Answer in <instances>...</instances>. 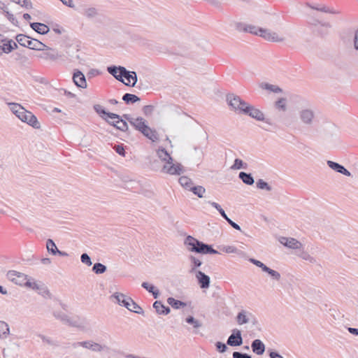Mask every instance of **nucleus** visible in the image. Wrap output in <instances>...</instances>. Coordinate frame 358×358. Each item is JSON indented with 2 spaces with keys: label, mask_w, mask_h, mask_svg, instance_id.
<instances>
[{
  "label": "nucleus",
  "mask_w": 358,
  "mask_h": 358,
  "mask_svg": "<svg viewBox=\"0 0 358 358\" xmlns=\"http://www.w3.org/2000/svg\"><path fill=\"white\" fill-rule=\"evenodd\" d=\"M157 157L162 161L166 162L163 166L162 171L164 173L170 175H180L182 173V166L180 164H173V158L164 148H159L157 150Z\"/></svg>",
  "instance_id": "1"
},
{
  "label": "nucleus",
  "mask_w": 358,
  "mask_h": 358,
  "mask_svg": "<svg viewBox=\"0 0 358 358\" xmlns=\"http://www.w3.org/2000/svg\"><path fill=\"white\" fill-rule=\"evenodd\" d=\"M110 298H114L116 303L121 306L125 307L129 311L143 315L144 310L131 297L120 292L114 293Z\"/></svg>",
  "instance_id": "2"
},
{
  "label": "nucleus",
  "mask_w": 358,
  "mask_h": 358,
  "mask_svg": "<svg viewBox=\"0 0 358 358\" xmlns=\"http://www.w3.org/2000/svg\"><path fill=\"white\" fill-rule=\"evenodd\" d=\"M16 40L20 45L29 48L32 50H43L48 48V47L40 41L31 38L30 37L24 34L17 35Z\"/></svg>",
  "instance_id": "3"
},
{
  "label": "nucleus",
  "mask_w": 358,
  "mask_h": 358,
  "mask_svg": "<svg viewBox=\"0 0 358 358\" xmlns=\"http://www.w3.org/2000/svg\"><path fill=\"white\" fill-rule=\"evenodd\" d=\"M227 101L231 108L239 113H243V109L248 106V103L241 99L240 96L234 94H229L227 96Z\"/></svg>",
  "instance_id": "4"
},
{
  "label": "nucleus",
  "mask_w": 358,
  "mask_h": 358,
  "mask_svg": "<svg viewBox=\"0 0 358 358\" xmlns=\"http://www.w3.org/2000/svg\"><path fill=\"white\" fill-rule=\"evenodd\" d=\"M122 82L127 86H135L138 81L136 73L135 71H129L126 68L120 69V74L118 75Z\"/></svg>",
  "instance_id": "5"
},
{
  "label": "nucleus",
  "mask_w": 358,
  "mask_h": 358,
  "mask_svg": "<svg viewBox=\"0 0 358 358\" xmlns=\"http://www.w3.org/2000/svg\"><path fill=\"white\" fill-rule=\"evenodd\" d=\"M21 114H19L17 117L22 122H27L34 128L38 129L40 127V123L38 121L36 117L33 115L31 112L24 109L22 110Z\"/></svg>",
  "instance_id": "6"
},
{
  "label": "nucleus",
  "mask_w": 358,
  "mask_h": 358,
  "mask_svg": "<svg viewBox=\"0 0 358 358\" xmlns=\"http://www.w3.org/2000/svg\"><path fill=\"white\" fill-rule=\"evenodd\" d=\"M7 278L16 285L24 286L28 278L27 275L15 271H9L7 273Z\"/></svg>",
  "instance_id": "7"
},
{
  "label": "nucleus",
  "mask_w": 358,
  "mask_h": 358,
  "mask_svg": "<svg viewBox=\"0 0 358 358\" xmlns=\"http://www.w3.org/2000/svg\"><path fill=\"white\" fill-rule=\"evenodd\" d=\"M83 348L90 350L94 352H101L105 350H108L110 348L106 345H103L96 343L92 340L85 341L83 343Z\"/></svg>",
  "instance_id": "8"
},
{
  "label": "nucleus",
  "mask_w": 358,
  "mask_h": 358,
  "mask_svg": "<svg viewBox=\"0 0 358 358\" xmlns=\"http://www.w3.org/2000/svg\"><path fill=\"white\" fill-rule=\"evenodd\" d=\"M261 34L259 36L264 38L265 40L271 42H282L285 38L280 36L278 33L273 31L270 29H263L260 30Z\"/></svg>",
  "instance_id": "9"
},
{
  "label": "nucleus",
  "mask_w": 358,
  "mask_h": 358,
  "mask_svg": "<svg viewBox=\"0 0 358 358\" xmlns=\"http://www.w3.org/2000/svg\"><path fill=\"white\" fill-rule=\"evenodd\" d=\"M72 80L75 85L78 88L86 89L87 87L86 77L81 71L75 69L73 73Z\"/></svg>",
  "instance_id": "10"
},
{
  "label": "nucleus",
  "mask_w": 358,
  "mask_h": 358,
  "mask_svg": "<svg viewBox=\"0 0 358 358\" xmlns=\"http://www.w3.org/2000/svg\"><path fill=\"white\" fill-rule=\"evenodd\" d=\"M236 321L238 324L242 325L251 322L254 325L258 323L257 319L252 315V313L245 310L239 312L236 316Z\"/></svg>",
  "instance_id": "11"
},
{
  "label": "nucleus",
  "mask_w": 358,
  "mask_h": 358,
  "mask_svg": "<svg viewBox=\"0 0 358 358\" xmlns=\"http://www.w3.org/2000/svg\"><path fill=\"white\" fill-rule=\"evenodd\" d=\"M299 119L301 122L308 126H311L315 118V113L311 109H303L299 113Z\"/></svg>",
  "instance_id": "12"
},
{
  "label": "nucleus",
  "mask_w": 358,
  "mask_h": 358,
  "mask_svg": "<svg viewBox=\"0 0 358 358\" xmlns=\"http://www.w3.org/2000/svg\"><path fill=\"white\" fill-rule=\"evenodd\" d=\"M236 29L239 31L249 32L257 36H259V34H261L260 30H262V28L252 24H246L242 22L236 23Z\"/></svg>",
  "instance_id": "13"
},
{
  "label": "nucleus",
  "mask_w": 358,
  "mask_h": 358,
  "mask_svg": "<svg viewBox=\"0 0 358 358\" xmlns=\"http://www.w3.org/2000/svg\"><path fill=\"white\" fill-rule=\"evenodd\" d=\"M227 344L230 346H240L243 344V338L239 329H233L232 334L227 339Z\"/></svg>",
  "instance_id": "14"
},
{
  "label": "nucleus",
  "mask_w": 358,
  "mask_h": 358,
  "mask_svg": "<svg viewBox=\"0 0 358 358\" xmlns=\"http://www.w3.org/2000/svg\"><path fill=\"white\" fill-rule=\"evenodd\" d=\"M243 114L248 115L259 121L264 120V113L260 110L255 108L250 104H248L245 108L243 109Z\"/></svg>",
  "instance_id": "15"
},
{
  "label": "nucleus",
  "mask_w": 358,
  "mask_h": 358,
  "mask_svg": "<svg viewBox=\"0 0 358 358\" xmlns=\"http://www.w3.org/2000/svg\"><path fill=\"white\" fill-rule=\"evenodd\" d=\"M279 242L291 249H301L302 248V243L294 238H287L282 236L279 238Z\"/></svg>",
  "instance_id": "16"
},
{
  "label": "nucleus",
  "mask_w": 358,
  "mask_h": 358,
  "mask_svg": "<svg viewBox=\"0 0 358 358\" xmlns=\"http://www.w3.org/2000/svg\"><path fill=\"white\" fill-rule=\"evenodd\" d=\"M203 242L197 240L192 236H187L184 241L185 245L187 247L188 250L191 252H196V249L201 247Z\"/></svg>",
  "instance_id": "17"
},
{
  "label": "nucleus",
  "mask_w": 358,
  "mask_h": 358,
  "mask_svg": "<svg viewBox=\"0 0 358 358\" xmlns=\"http://www.w3.org/2000/svg\"><path fill=\"white\" fill-rule=\"evenodd\" d=\"M196 278L199 282V284L202 289H207L210 286V277L206 275L201 271L196 272Z\"/></svg>",
  "instance_id": "18"
},
{
  "label": "nucleus",
  "mask_w": 358,
  "mask_h": 358,
  "mask_svg": "<svg viewBox=\"0 0 358 358\" xmlns=\"http://www.w3.org/2000/svg\"><path fill=\"white\" fill-rule=\"evenodd\" d=\"M69 326L76 327L80 331H85L86 326L85 320L79 317H69Z\"/></svg>",
  "instance_id": "19"
},
{
  "label": "nucleus",
  "mask_w": 358,
  "mask_h": 358,
  "mask_svg": "<svg viewBox=\"0 0 358 358\" xmlns=\"http://www.w3.org/2000/svg\"><path fill=\"white\" fill-rule=\"evenodd\" d=\"M251 348L252 352L257 355H262L265 351V345L259 339H255L252 342Z\"/></svg>",
  "instance_id": "20"
},
{
  "label": "nucleus",
  "mask_w": 358,
  "mask_h": 358,
  "mask_svg": "<svg viewBox=\"0 0 358 358\" xmlns=\"http://www.w3.org/2000/svg\"><path fill=\"white\" fill-rule=\"evenodd\" d=\"M46 248L48 252L53 255H55L57 254H59L61 256L67 255L66 252L58 250L55 242L52 239H48L46 242Z\"/></svg>",
  "instance_id": "21"
},
{
  "label": "nucleus",
  "mask_w": 358,
  "mask_h": 358,
  "mask_svg": "<svg viewBox=\"0 0 358 358\" xmlns=\"http://www.w3.org/2000/svg\"><path fill=\"white\" fill-rule=\"evenodd\" d=\"M30 27L38 34L43 35L48 34L50 31L48 26L40 22H31Z\"/></svg>",
  "instance_id": "22"
},
{
  "label": "nucleus",
  "mask_w": 358,
  "mask_h": 358,
  "mask_svg": "<svg viewBox=\"0 0 358 358\" xmlns=\"http://www.w3.org/2000/svg\"><path fill=\"white\" fill-rule=\"evenodd\" d=\"M80 45L77 43H71L69 45V56L72 60H80Z\"/></svg>",
  "instance_id": "23"
},
{
  "label": "nucleus",
  "mask_w": 358,
  "mask_h": 358,
  "mask_svg": "<svg viewBox=\"0 0 358 358\" xmlns=\"http://www.w3.org/2000/svg\"><path fill=\"white\" fill-rule=\"evenodd\" d=\"M130 124L138 131L141 132L148 127L146 121L141 117L134 118L133 122L130 121Z\"/></svg>",
  "instance_id": "24"
},
{
  "label": "nucleus",
  "mask_w": 358,
  "mask_h": 358,
  "mask_svg": "<svg viewBox=\"0 0 358 358\" xmlns=\"http://www.w3.org/2000/svg\"><path fill=\"white\" fill-rule=\"evenodd\" d=\"M153 308L156 312L159 315H166L171 312V309L169 306H165L161 301H156L153 303Z\"/></svg>",
  "instance_id": "25"
},
{
  "label": "nucleus",
  "mask_w": 358,
  "mask_h": 358,
  "mask_svg": "<svg viewBox=\"0 0 358 358\" xmlns=\"http://www.w3.org/2000/svg\"><path fill=\"white\" fill-rule=\"evenodd\" d=\"M141 133H142L145 137L151 140L152 142H156L159 140V135L157 131L151 129L148 126Z\"/></svg>",
  "instance_id": "26"
},
{
  "label": "nucleus",
  "mask_w": 358,
  "mask_h": 358,
  "mask_svg": "<svg viewBox=\"0 0 358 358\" xmlns=\"http://www.w3.org/2000/svg\"><path fill=\"white\" fill-rule=\"evenodd\" d=\"M196 252L203 255L218 254L219 252L214 250L210 245L202 243L201 247L196 249Z\"/></svg>",
  "instance_id": "27"
},
{
  "label": "nucleus",
  "mask_w": 358,
  "mask_h": 358,
  "mask_svg": "<svg viewBox=\"0 0 358 358\" xmlns=\"http://www.w3.org/2000/svg\"><path fill=\"white\" fill-rule=\"evenodd\" d=\"M94 108L95 111L98 114H99L103 118H104V117L102 116V115H105L108 117L110 118L111 120L119 119V115H117V114H115L113 113L106 112V110L104 109V108L103 106H101V105H95L94 106Z\"/></svg>",
  "instance_id": "28"
},
{
  "label": "nucleus",
  "mask_w": 358,
  "mask_h": 358,
  "mask_svg": "<svg viewBox=\"0 0 358 358\" xmlns=\"http://www.w3.org/2000/svg\"><path fill=\"white\" fill-rule=\"evenodd\" d=\"M10 334V328L8 323L0 320V339H6Z\"/></svg>",
  "instance_id": "29"
},
{
  "label": "nucleus",
  "mask_w": 358,
  "mask_h": 358,
  "mask_svg": "<svg viewBox=\"0 0 358 358\" xmlns=\"http://www.w3.org/2000/svg\"><path fill=\"white\" fill-rule=\"evenodd\" d=\"M238 178L243 181V183L248 185H252L255 182L254 178L250 173L241 171L238 174Z\"/></svg>",
  "instance_id": "30"
},
{
  "label": "nucleus",
  "mask_w": 358,
  "mask_h": 358,
  "mask_svg": "<svg viewBox=\"0 0 358 358\" xmlns=\"http://www.w3.org/2000/svg\"><path fill=\"white\" fill-rule=\"evenodd\" d=\"M141 286L148 292L151 293L155 299H157L159 296V289H156L153 285L149 284L147 282H143Z\"/></svg>",
  "instance_id": "31"
},
{
  "label": "nucleus",
  "mask_w": 358,
  "mask_h": 358,
  "mask_svg": "<svg viewBox=\"0 0 358 358\" xmlns=\"http://www.w3.org/2000/svg\"><path fill=\"white\" fill-rule=\"evenodd\" d=\"M83 341L73 342L71 344V355L78 357L81 355Z\"/></svg>",
  "instance_id": "32"
},
{
  "label": "nucleus",
  "mask_w": 358,
  "mask_h": 358,
  "mask_svg": "<svg viewBox=\"0 0 358 358\" xmlns=\"http://www.w3.org/2000/svg\"><path fill=\"white\" fill-rule=\"evenodd\" d=\"M259 87L262 89L268 90L270 92H273L274 93H280L282 92V90L277 85H271L267 83H262L259 84Z\"/></svg>",
  "instance_id": "33"
},
{
  "label": "nucleus",
  "mask_w": 358,
  "mask_h": 358,
  "mask_svg": "<svg viewBox=\"0 0 358 358\" xmlns=\"http://www.w3.org/2000/svg\"><path fill=\"white\" fill-rule=\"evenodd\" d=\"M167 303L169 305H170L172 308L175 309H179L180 308H184L187 305L185 302L181 301L180 300L175 299L173 297H169L167 299Z\"/></svg>",
  "instance_id": "34"
},
{
  "label": "nucleus",
  "mask_w": 358,
  "mask_h": 358,
  "mask_svg": "<svg viewBox=\"0 0 358 358\" xmlns=\"http://www.w3.org/2000/svg\"><path fill=\"white\" fill-rule=\"evenodd\" d=\"M1 50L5 53L10 52L15 48H17V45L15 42L12 40L8 41L3 43L2 46H1Z\"/></svg>",
  "instance_id": "35"
},
{
  "label": "nucleus",
  "mask_w": 358,
  "mask_h": 358,
  "mask_svg": "<svg viewBox=\"0 0 358 358\" xmlns=\"http://www.w3.org/2000/svg\"><path fill=\"white\" fill-rule=\"evenodd\" d=\"M179 183L185 189L190 191V188L193 187L192 180L187 176H181L179 178Z\"/></svg>",
  "instance_id": "36"
},
{
  "label": "nucleus",
  "mask_w": 358,
  "mask_h": 358,
  "mask_svg": "<svg viewBox=\"0 0 358 358\" xmlns=\"http://www.w3.org/2000/svg\"><path fill=\"white\" fill-rule=\"evenodd\" d=\"M122 100L127 103H134L140 101V98L135 94L126 93L123 95Z\"/></svg>",
  "instance_id": "37"
},
{
  "label": "nucleus",
  "mask_w": 358,
  "mask_h": 358,
  "mask_svg": "<svg viewBox=\"0 0 358 358\" xmlns=\"http://www.w3.org/2000/svg\"><path fill=\"white\" fill-rule=\"evenodd\" d=\"M124 68L123 66H108L107 69L108 72L113 76L117 80L120 81L121 79L118 76L119 74H120V69Z\"/></svg>",
  "instance_id": "38"
},
{
  "label": "nucleus",
  "mask_w": 358,
  "mask_h": 358,
  "mask_svg": "<svg viewBox=\"0 0 358 358\" xmlns=\"http://www.w3.org/2000/svg\"><path fill=\"white\" fill-rule=\"evenodd\" d=\"M190 191L198 197L203 198L206 189L203 186L198 185L190 188Z\"/></svg>",
  "instance_id": "39"
},
{
  "label": "nucleus",
  "mask_w": 358,
  "mask_h": 358,
  "mask_svg": "<svg viewBox=\"0 0 358 358\" xmlns=\"http://www.w3.org/2000/svg\"><path fill=\"white\" fill-rule=\"evenodd\" d=\"M114 127L122 131H126L128 130L127 122L125 120L120 119V116L119 119H117L116 124H114Z\"/></svg>",
  "instance_id": "40"
},
{
  "label": "nucleus",
  "mask_w": 358,
  "mask_h": 358,
  "mask_svg": "<svg viewBox=\"0 0 358 358\" xmlns=\"http://www.w3.org/2000/svg\"><path fill=\"white\" fill-rule=\"evenodd\" d=\"M107 270V267L101 263H95L92 267V271L96 274H102Z\"/></svg>",
  "instance_id": "41"
},
{
  "label": "nucleus",
  "mask_w": 358,
  "mask_h": 358,
  "mask_svg": "<svg viewBox=\"0 0 358 358\" xmlns=\"http://www.w3.org/2000/svg\"><path fill=\"white\" fill-rule=\"evenodd\" d=\"M10 110L17 117L21 114L22 110L24 108L20 104L16 103H8Z\"/></svg>",
  "instance_id": "42"
},
{
  "label": "nucleus",
  "mask_w": 358,
  "mask_h": 358,
  "mask_svg": "<svg viewBox=\"0 0 358 358\" xmlns=\"http://www.w3.org/2000/svg\"><path fill=\"white\" fill-rule=\"evenodd\" d=\"M257 187L260 189H265L268 192L272 190V187L263 179H259L256 182Z\"/></svg>",
  "instance_id": "43"
},
{
  "label": "nucleus",
  "mask_w": 358,
  "mask_h": 358,
  "mask_svg": "<svg viewBox=\"0 0 358 358\" xmlns=\"http://www.w3.org/2000/svg\"><path fill=\"white\" fill-rule=\"evenodd\" d=\"M248 167V164L245 162H243L240 159H236L234 160V164L231 166V169L234 170H238V169H246Z\"/></svg>",
  "instance_id": "44"
},
{
  "label": "nucleus",
  "mask_w": 358,
  "mask_h": 358,
  "mask_svg": "<svg viewBox=\"0 0 358 358\" xmlns=\"http://www.w3.org/2000/svg\"><path fill=\"white\" fill-rule=\"evenodd\" d=\"M263 271L270 275L273 280H279L281 278L280 273L268 268L267 266L264 268Z\"/></svg>",
  "instance_id": "45"
},
{
  "label": "nucleus",
  "mask_w": 358,
  "mask_h": 358,
  "mask_svg": "<svg viewBox=\"0 0 358 358\" xmlns=\"http://www.w3.org/2000/svg\"><path fill=\"white\" fill-rule=\"evenodd\" d=\"M298 256L306 261H308L310 263H316V259L314 257H313L310 255H309L308 252L304 250H301L300 253L298 254Z\"/></svg>",
  "instance_id": "46"
},
{
  "label": "nucleus",
  "mask_w": 358,
  "mask_h": 358,
  "mask_svg": "<svg viewBox=\"0 0 358 358\" xmlns=\"http://www.w3.org/2000/svg\"><path fill=\"white\" fill-rule=\"evenodd\" d=\"M185 321L188 324H192L194 329H199L202 326L201 322L195 319L193 316H188L186 317Z\"/></svg>",
  "instance_id": "47"
},
{
  "label": "nucleus",
  "mask_w": 358,
  "mask_h": 358,
  "mask_svg": "<svg viewBox=\"0 0 358 358\" xmlns=\"http://www.w3.org/2000/svg\"><path fill=\"white\" fill-rule=\"evenodd\" d=\"M327 164L329 168H331L332 170H334L338 173L341 172V171L342 170V168L343 166L337 162L330 161V160L327 161Z\"/></svg>",
  "instance_id": "48"
},
{
  "label": "nucleus",
  "mask_w": 358,
  "mask_h": 358,
  "mask_svg": "<svg viewBox=\"0 0 358 358\" xmlns=\"http://www.w3.org/2000/svg\"><path fill=\"white\" fill-rule=\"evenodd\" d=\"M275 107L282 111L287 110L286 99L285 98H280L275 102Z\"/></svg>",
  "instance_id": "49"
},
{
  "label": "nucleus",
  "mask_w": 358,
  "mask_h": 358,
  "mask_svg": "<svg viewBox=\"0 0 358 358\" xmlns=\"http://www.w3.org/2000/svg\"><path fill=\"white\" fill-rule=\"evenodd\" d=\"M81 262L90 266L92 264L90 257L87 253H83L80 256Z\"/></svg>",
  "instance_id": "50"
},
{
  "label": "nucleus",
  "mask_w": 358,
  "mask_h": 358,
  "mask_svg": "<svg viewBox=\"0 0 358 358\" xmlns=\"http://www.w3.org/2000/svg\"><path fill=\"white\" fill-rule=\"evenodd\" d=\"M7 19L15 26H18V21L17 20L15 17L14 15L10 13L9 11H6V13H5Z\"/></svg>",
  "instance_id": "51"
},
{
  "label": "nucleus",
  "mask_w": 358,
  "mask_h": 358,
  "mask_svg": "<svg viewBox=\"0 0 358 358\" xmlns=\"http://www.w3.org/2000/svg\"><path fill=\"white\" fill-rule=\"evenodd\" d=\"M54 316L55 317V318L61 320L64 324L67 322L66 315H65L64 313L55 311L54 313Z\"/></svg>",
  "instance_id": "52"
},
{
  "label": "nucleus",
  "mask_w": 358,
  "mask_h": 358,
  "mask_svg": "<svg viewBox=\"0 0 358 358\" xmlns=\"http://www.w3.org/2000/svg\"><path fill=\"white\" fill-rule=\"evenodd\" d=\"M189 259H190L192 263L194 264L193 267L192 268V271H194V270L196 267H199L202 263L199 259L196 258L194 256H190Z\"/></svg>",
  "instance_id": "53"
},
{
  "label": "nucleus",
  "mask_w": 358,
  "mask_h": 358,
  "mask_svg": "<svg viewBox=\"0 0 358 358\" xmlns=\"http://www.w3.org/2000/svg\"><path fill=\"white\" fill-rule=\"evenodd\" d=\"M312 24L316 26L317 24H320L321 28L327 29L331 27V25L329 22H320L317 20H313V22H310Z\"/></svg>",
  "instance_id": "54"
},
{
  "label": "nucleus",
  "mask_w": 358,
  "mask_h": 358,
  "mask_svg": "<svg viewBox=\"0 0 358 358\" xmlns=\"http://www.w3.org/2000/svg\"><path fill=\"white\" fill-rule=\"evenodd\" d=\"M97 12L94 8H90L85 10V15L90 18L94 17L96 15Z\"/></svg>",
  "instance_id": "55"
},
{
  "label": "nucleus",
  "mask_w": 358,
  "mask_h": 358,
  "mask_svg": "<svg viewBox=\"0 0 358 358\" xmlns=\"http://www.w3.org/2000/svg\"><path fill=\"white\" fill-rule=\"evenodd\" d=\"M215 345L217 350L221 353L226 352L227 350L228 349L227 345L222 342H217Z\"/></svg>",
  "instance_id": "56"
},
{
  "label": "nucleus",
  "mask_w": 358,
  "mask_h": 358,
  "mask_svg": "<svg viewBox=\"0 0 358 358\" xmlns=\"http://www.w3.org/2000/svg\"><path fill=\"white\" fill-rule=\"evenodd\" d=\"M222 250L227 253H237L238 250L232 245L224 246Z\"/></svg>",
  "instance_id": "57"
},
{
  "label": "nucleus",
  "mask_w": 358,
  "mask_h": 358,
  "mask_svg": "<svg viewBox=\"0 0 358 358\" xmlns=\"http://www.w3.org/2000/svg\"><path fill=\"white\" fill-rule=\"evenodd\" d=\"M250 262L252 263L255 266L259 267L262 268V271H264V268L266 266L264 264H263L262 262L255 259L254 258H250L249 259Z\"/></svg>",
  "instance_id": "58"
},
{
  "label": "nucleus",
  "mask_w": 358,
  "mask_h": 358,
  "mask_svg": "<svg viewBox=\"0 0 358 358\" xmlns=\"http://www.w3.org/2000/svg\"><path fill=\"white\" fill-rule=\"evenodd\" d=\"M38 284L39 283H38L36 281H34V280L31 281L29 279H28L24 286L28 287H29V288H31V289L34 290V289H38Z\"/></svg>",
  "instance_id": "59"
},
{
  "label": "nucleus",
  "mask_w": 358,
  "mask_h": 358,
  "mask_svg": "<svg viewBox=\"0 0 358 358\" xmlns=\"http://www.w3.org/2000/svg\"><path fill=\"white\" fill-rule=\"evenodd\" d=\"M232 357L233 358H252L250 355L240 352H234Z\"/></svg>",
  "instance_id": "60"
},
{
  "label": "nucleus",
  "mask_w": 358,
  "mask_h": 358,
  "mask_svg": "<svg viewBox=\"0 0 358 358\" xmlns=\"http://www.w3.org/2000/svg\"><path fill=\"white\" fill-rule=\"evenodd\" d=\"M36 290L38 291V293L42 295L48 294V292H49L48 290L47 289V288L43 284H41V283H39L38 285V289Z\"/></svg>",
  "instance_id": "61"
},
{
  "label": "nucleus",
  "mask_w": 358,
  "mask_h": 358,
  "mask_svg": "<svg viewBox=\"0 0 358 358\" xmlns=\"http://www.w3.org/2000/svg\"><path fill=\"white\" fill-rule=\"evenodd\" d=\"M153 108L154 107L151 105H147V106H145L143 108V113L145 115H150L152 114V111H153Z\"/></svg>",
  "instance_id": "62"
},
{
  "label": "nucleus",
  "mask_w": 358,
  "mask_h": 358,
  "mask_svg": "<svg viewBox=\"0 0 358 358\" xmlns=\"http://www.w3.org/2000/svg\"><path fill=\"white\" fill-rule=\"evenodd\" d=\"M22 7L25 8L26 9H30L32 8V3L30 0H22L21 4H20Z\"/></svg>",
  "instance_id": "63"
},
{
  "label": "nucleus",
  "mask_w": 358,
  "mask_h": 358,
  "mask_svg": "<svg viewBox=\"0 0 358 358\" xmlns=\"http://www.w3.org/2000/svg\"><path fill=\"white\" fill-rule=\"evenodd\" d=\"M114 148H115V150L116 151V152L118 153L120 155L124 156L125 151H124V148L122 145H115Z\"/></svg>",
  "instance_id": "64"
}]
</instances>
